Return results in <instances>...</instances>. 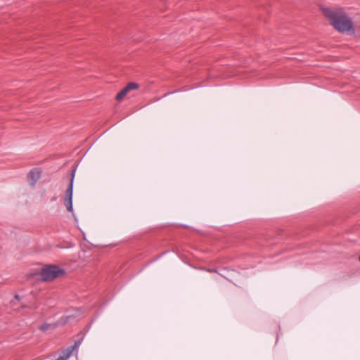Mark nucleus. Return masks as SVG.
I'll use <instances>...</instances> for the list:
<instances>
[{"mask_svg": "<svg viewBox=\"0 0 360 360\" xmlns=\"http://www.w3.org/2000/svg\"><path fill=\"white\" fill-rule=\"evenodd\" d=\"M129 92V91L127 89L126 87H124L123 89H122L116 96V99L117 101L122 100Z\"/></svg>", "mask_w": 360, "mask_h": 360, "instance_id": "39448f33", "label": "nucleus"}, {"mask_svg": "<svg viewBox=\"0 0 360 360\" xmlns=\"http://www.w3.org/2000/svg\"><path fill=\"white\" fill-rule=\"evenodd\" d=\"M65 274V271L56 265H50L41 271V277L44 281H52Z\"/></svg>", "mask_w": 360, "mask_h": 360, "instance_id": "f03ea898", "label": "nucleus"}, {"mask_svg": "<svg viewBox=\"0 0 360 360\" xmlns=\"http://www.w3.org/2000/svg\"><path fill=\"white\" fill-rule=\"evenodd\" d=\"M321 11L335 29L342 33L353 34L354 32L350 18L342 8H332L323 7Z\"/></svg>", "mask_w": 360, "mask_h": 360, "instance_id": "f257e3e1", "label": "nucleus"}, {"mask_svg": "<svg viewBox=\"0 0 360 360\" xmlns=\"http://www.w3.org/2000/svg\"><path fill=\"white\" fill-rule=\"evenodd\" d=\"M41 170L39 169H37V168L32 169L29 172V174L27 175V178H28L30 184L31 186H35V184H37V182L41 177Z\"/></svg>", "mask_w": 360, "mask_h": 360, "instance_id": "20e7f679", "label": "nucleus"}, {"mask_svg": "<svg viewBox=\"0 0 360 360\" xmlns=\"http://www.w3.org/2000/svg\"><path fill=\"white\" fill-rule=\"evenodd\" d=\"M75 173L72 174L68 188L66 190L64 204L69 212H73L72 207V192Z\"/></svg>", "mask_w": 360, "mask_h": 360, "instance_id": "7ed1b4c3", "label": "nucleus"}, {"mask_svg": "<svg viewBox=\"0 0 360 360\" xmlns=\"http://www.w3.org/2000/svg\"><path fill=\"white\" fill-rule=\"evenodd\" d=\"M55 328V326H53L52 324L44 323V324H42L39 328H40V330H41L43 331H46V330H49V328Z\"/></svg>", "mask_w": 360, "mask_h": 360, "instance_id": "0eeeda50", "label": "nucleus"}, {"mask_svg": "<svg viewBox=\"0 0 360 360\" xmlns=\"http://www.w3.org/2000/svg\"><path fill=\"white\" fill-rule=\"evenodd\" d=\"M127 89L129 91L131 90L136 89L139 88V84L135 82H130L126 86Z\"/></svg>", "mask_w": 360, "mask_h": 360, "instance_id": "423d86ee", "label": "nucleus"}, {"mask_svg": "<svg viewBox=\"0 0 360 360\" xmlns=\"http://www.w3.org/2000/svg\"><path fill=\"white\" fill-rule=\"evenodd\" d=\"M66 322H67V319H65V320L63 322V323H66Z\"/></svg>", "mask_w": 360, "mask_h": 360, "instance_id": "6e6552de", "label": "nucleus"}]
</instances>
